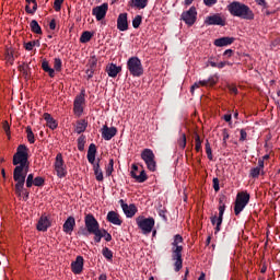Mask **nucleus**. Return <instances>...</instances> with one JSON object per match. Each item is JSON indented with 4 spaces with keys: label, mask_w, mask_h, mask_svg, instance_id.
I'll return each instance as SVG.
<instances>
[{
    "label": "nucleus",
    "mask_w": 280,
    "mask_h": 280,
    "mask_svg": "<svg viewBox=\"0 0 280 280\" xmlns=\"http://www.w3.org/2000/svg\"><path fill=\"white\" fill-rule=\"evenodd\" d=\"M30 149L27 145L20 144L13 155V180L15 182V194L23 200L27 201L30 198V191L25 189V178L30 172Z\"/></svg>",
    "instance_id": "f257e3e1"
},
{
    "label": "nucleus",
    "mask_w": 280,
    "mask_h": 280,
    "mask_svg": "<svg viewBox=\"0 0 280 280\" xmlns=\"http://www.w3.org/2000/svg\"><path fill=\"white\" fill-rule=\"evenodd\" d=\"M228 12L232 16H237L238 19H244L245 21H253L255 19V13L250 8L240 1H233L228 5Z\"/></svg>",
    "instance_id": "f03ea898"
},
{
    "label": "nucleus",
    "mask_w": 280,
    "mask_h": 280,
    "mask_svg": "<svg viewBox=\"0 0 280 280\" xmlns=\"http://www.w3.org/2000/svg\"><path fill=\"white\" fill-rule=\"evenodd\" d=\"M180 244H183V236L176 234L174 236V242L172 243V259L175 261V272H180V269L183 268V247Z\"/></svg>",
    "instance_id": "7ed1b4c3"
},
{
    "label": "nucleus",
    "mask_w": 280,
    "mask_h": 280,
    "mask_svg": "<svg viewBox=\"0 0 280 280\" xmlns=\"http://www.w3.org/2000/svg\"><path fill=\"white\" fill-rule=\"evenodd\" d=\"M84 224L85 229L81 232L84 237H89V235H94V237L100 236L98 234L102 229H100V222L93 214L89 213L85 215Z\"/></svg>",
    "instance_id": "20e7f679"
},
{
    "label": "nucleus",
    "mask_w": 280,
    "mask_h": 280,
    "mask_svg": "<svg viewBox=\"0 0 280 280\" xmlns=\"http://www.w3.org/2000/svg\"><path fill=\"white\" fill-rule=\"evenodd\" d=\"M127 69L133 78H141L143 74V63L139 57L133 56L127 60Z\"/></svg>",
    "instance_id": "39448f33"
},
{
    "label": "nucleus",
    "mask_w": 280,
    "mask_h": 280,
    "mask_svg": "<svg viewBox=\"0 0 280 280\" xmlns=\"http://www.w3.org/2000/svg\"><path fill=\"white\" fill-rule=\"evenodd\" d=\"M250 202V194L246 191H241L236 195V200L234 203V213L240 215L246 209V206Z\"/></svg>",
    "instance_id": "423d86ee"
},
{
    "label": "nucleus",
    "mask_w": 280,
    "mask_h": 280,
    "mask_svg": "<svg viewBox=\"0 0 280 280\" xmlns=\"http://www.w3.org/2000/svg\"><path fill=\"white\" fill-rule=\"evenodd\" d=\"M136 223L138 229L142 231L143 235H150L152 233V229H154V218H145V217H138L136 219Z\"/></svg>",
    "instance_id": "0eeeda50"
},
{
    "label": "nucleus",
    "mask_w": 280,
    "mask_h": 280,
    "mask_svg": "<svg viewBox=\"0 0 280 280\" xmlns=\"http://www.w3.org/2000/svg\"><path fill=\"white\" fill-rule=\"evenodd\" d=\"M141 159L150 172H156V160L152 149H144L141 152Z\"/></svg>",
    "instance_id": "6e6552de"
},
{
    "label": "nucleus",
    "mask_w": 280,
    "mask_h": 280,
    "mask_svg": "<svg viewBox=\"0 0 280 280\" xmlns=\"http://www.w3.org/2000/svg\"><path fill=\"white\" fill-rule=\"evenodd\" d=\"M198 19V10L196 7H190L188 11H184L180 15V21H184L188 27H191Z\"/></svg>",
    "instance_id": "1a4fd4ad"
},
{
    "label": "nucleus",
    "mask_w": 280,
    "mask_h": 280,
    "mask_svg": "<svg viewBox=\"0 0 280 280\" xmlns=\"http://www.w3.org/2000/svg\"><path fill=\"white\" fill-rule=\"evenodd\" d=\"M55 171L57 172L58 178H65L67 176V166L62 159V153H58L55 159Z\"/></svg>",
    "instance_id": "9d476101"
},
{
    "label": "nucleus",
    "mask_w": 280,
    "mask_h": 280,
    "mask_svg": "<svg viewBox=\"0 0 280 280\" xmlns=\"http://www.w3.org/2000/svg\"><path fill=\"white\" fill-rule=\"evenodd\" d=\"M205 25H220L221 27H224V25H226V20H224L220 13H215L206 18Z\"/></svg>",
    "instance_id": "9b49d317"
},
{
    "label": "nucleus",
    "mask_w": 280,
    "mask_h": 280,
    "mask_svg": "<svg viewBox=\"0 0 280 280\" xmlns=\"http://www.w3.org/2000/svg\"><path fill=\"white\" fill-rule=\"evenodd\" d=\"M226 210V206L220 205L219 206V217L214 215L211 218V222L213 226H215L214 233H220V226H222V220L224 218V211Z\"/></svg>",
    "instance_id": "f8f14e48"
},
{
    "label": "nucleus",
    "mask_w": 280,
    "mask_h": 280,
    "mask_svg": "<svg viewBox=\"0 0 280 280\" xmlns=\"http://www.w3.org/2000/svg\"><path fill=\"white\" fill-rule=\"evenodd\" d=\"M108 12V3H103L98 7H95L92 10L93 16H95L96 21H103V19H106V14Z\"/></svg>",
    "instance_id": "ddd939ff"
},
{
    "label": "nucleus",
    "mask_w": 280,
    "mask_h": 280,
    "mask_svg": "<svg viewBox=\"0 0 280 280\" xmlns=\"http://www.w3.org/2000/svg\"><path fill=\"white\" fill-rule=\"evenodd\" d=\"M119 205H120L126 218H135V215L137 214V206H135L132 203L128 206V203H126L124 201V199L119 200Z\"/></svg>",
    "instance_id": "4468645a"
},
{
    "label": "nucleus",
    "mask_w": 280,
    "mask_h": 280,
    "mask_svg": "<svg viewBox=\"0 0 280 280\" xmlns=\"http://www.w3.org/2000/svg\"><path fill=\"white\" fill-rule=\"evenodd\" d=\"M71 270L73 275H82V270H84V257L77 256L75 260L71 262Z\"/></svg>",
    "instance_id": "2eb2a0df"
},
{
    "label": "nucleus",
    "mask_w": 280,
    "mask_h": 280,
    "mask_svg": "<svg viewBox=\"0 0 280 280\" xmlns=\"http://www.w3.org/2000/svg\"><path fill=\"white\" fill-rule=\"evenodd\" d=\"M101 132L102 138L105 141H110V139H113V137L117 135V129L115 127H107L106 125H104L101 129Z\"/></svg>",
    "instance_id": "dca6fc26"
},
{
    "label": "nucleus",
    "mask_w": 280,
    "mask_h": 280,
    "mask_svg": "<svg viewBox=\"0 0 280 280\" xmlns=\"http://www.w3.org/2000/svg\"><path fill=\"white\" fill-rule=\"evenodd\" d=\"M117 30L127 32L128 30V13H120L117 19Z\"/></svg>",
    "instance_id": "f3484780"
},
{
    "label": "nucleus",
    "mask_w": 280,
    "mask_h": 280,
    "mask_svg": "<svg viewBox=\"0 0 280 280\" xmlns=\"http://www.w3.org/2000/svg\"><path fill=\"white\" fill-rule=\"evenodd\" d=\"M107 222H109L110 224H114L115 226H121V224L124 223L119 213L115 211H109L107 213Z\"/></svg>",
    "instance_id": "a211bd4d"
},
{
    "label": "nucleus",
    "mask_w": 280,
    "mask_h": 280,
    "mask_svg": "<svg viewBox=\"0 0 280 280\" xmlns=\"http://www.w3.org/2000/svg\"><path fill=\"white\" fill-rule=\"evenodd\" d=\"M63 233L71 235L73 233V229H75V218L69 217L63 223Z\"/></svg>",
    "instance_id": "6ab92c4d"
},
{
    "label": "nucleus",
    "mask_w": 280,
    "mask_h": 280,
    "mask_svg": "<svg viewBox=\"0 0 280 280\" xmlns=\"http://www.w3.org/2000/svg\"><path fill=\"white\" fill-rule=\"evenodd\" d=\"M235 43L234 37H221L214 40L215 47H229V45H233Z\"/></svg>",
    "instance_id": "aec40b11"
},
{
    "label": "nucleus",
    "mask_w": 280,
    "mask_h": 280,
    "mask_svg": "<svg viewBox=\"0 0 280 280\" xmlns=\"http://www.w3.org/2000/svg\"><path fill=\"white\" fill-rule=\"evenodd\" d=\"M102 237H104L105 242H112L113 240V235H110V233H108V231H106L105 229H102L98 232V236H94V242L96 244H100V242H102Z\"/></svg>",
    "instance_id": "412c9836"
},
{
    "label": "nucleus",
    "mask_w": 280,
    "mask_h": 280,
    "mask_svg": "<svg viewBox=\"0 0 280 280\" xmlns=\"http://www.w3.org/2000/svg\"><path fill=\"white\" fill-rule=\"evenodd\" d=\"M95 154H97V147L95 144L91 143L88 150V161L91 163V165H97L95 163Z\"/></svg>",
    "instance_id": "4be33fe9"
},
{
    "label": "nucleus",
    "mask_w": 280,
    "mask_h": 280,
    "mask_svg": "<svg viewBox=\"0 0 280 280\" xmlns=\"http://www.w3.org/2000/svg\"><path fill=\"white\" fill-rule=\"evenodd\" d=\"M82 104H84V97L77 96L74 100V108H73L75 115H82V113H84V108L82 107Z\"/></svg>",
    "instance_id": "5701e85b"
},
{
    "label": "nucleus",
    "mask_w": 280,
    "mask_h": 280,
    "mask_svg": "<svg viewBox=\"0 0 280 280\" xmlns=\"http://www.w3.org/2000/svg\"><path fill=\"white\" fill-rule=\"evenodd\" d=\"M51 226L49 219L47 217H40L37 223V231L45 232Z\"/></svg>",
    "instance_id": "b1692460"
},
{
    "label": "nucleus",
    "mask_w": 280,
    "mask_h": 280,
    "mask_svg": "<svg viewBox=\"0 0 280 280\" xmlns=\"http://www.w3.org/2000/svg\"><path fill=\"white\" fill-rule=\"evenodd\" d=\"M106 72L109 78H115L117 74H119L121 72V67H118L115 63H110L107 66Z\"/></svg>",
    "instance_id": "393cba45"
},
{
    "label": "nucleus",
    "mask_w": 280,
    "mask_h": 280,
    "mask_svg": "<svg viewBox=\"0 0 280 280\" xmlns=\"http://www.w3.org/2000/svg\"><path fill=\"white\" fill-rule=\"evenodd\" d=\"M44 119H45L48 128H50V130H56V128H58V122L56 121V119H54V117H51V114L45 113Z\"/></svg>",
    "instance_id": "a878e982"
},
{
    "label": "nucleus",
    "mask_w": 280,
    "mask_h": 280,
    "mask_svg": "<svg viewBox=\"0 0 280 280\" xmlns=\"http://www.w3.org/2000/svg\"><path fill=\"white\" fill-rule=\"evenodd\" d=\"M131 178H135L137 183H145L148 180V175L145 174V171H141L139 175L135 171L130 172Z\"/></svg>",
    "instance_id": "bb28decb"
},
{
    "label": "nucleus",
    "mask_w": 280,
    "mask_h": 280,
    "mask_svg": "<svg viewBox=\"0 0 280 280\" xmlns=\"http://www.w3.org/2000/svg\"><path fill=\"white\" fill-rule=\"evenodd\" d=\"M27 5L25 7V10L27 14H34L36 12L38 4L36 3V0H26Z\"/></svg>",
    "instance_id": "cd10ccee"
},
{
    "label": "nucleus",
    "mask_w": 280,
    "mask_h": 280,
    "mask_svg": "<svg viewBox=\"0 0 280 280\" xmlns=\"http://www.w3.org/2000/svg\"><path fill=\"white\" fill-rule=\"evenodd\" d=\"M131 8H137V10H145V8H148V0H131Z\"/></svg>",
    "instance_id": "c85d7f7f"
},
{
    "label": "nucleus",
    "mask_w": 280,
    "mask_h": 280,
    "mask_svg": "<svg viewBox=\"0 0 280 280\" xmlns=\"http://www.w3.org/2000/svg\"><path fill=\"white\" fill-rule=\"evenodd\" d=\"M93 171H94L96 180H98L100 183H102V180H104V173L102 172V168L100 167V162H97L96 164H94Z\"/></svg>",
    "instance_id": "c756f323"
},
{
    "label": "nucleus",
    "mask_w": 280,
    "mask_h": 280,
    "mask_svg": "<svg viewBox=\"0 0 280 280\" xmlns=\"http://www.w3.org/2000/svg\"><path fill=\"white\" fill-rule=\"evenodd\" d=\"M42 69L49 74L50 78H54L56 75V70L54 68L49 67V62L43 61Z\"/></svg>",
    "instance_id": "7c9ffc66"
},
{
    "label": "nucleus",
    "mask_w": 280,
    "mask_h": 280,
    "mask_svg": "<svg viewBox=\"0 0 280 280\" xmlns=\"http://www.w3.org/2000/svg\"><path fill=\"white\" fill-rule=\"evenodd\" d=\"M86 126H89V124L86 122V120H80L77 122V127H75V132L78 135H82V132H84V130H86Z\"/></svg>",
    "instance_id": "2f4dec72"
},
{
    "label": "nucleus",
    "mask_w": 280,
    "mask_h": 280,
    "mask_svg": "<svg viewBox=\"0 0 280 280\" xmlns=\"http://www.w3.org/2000/svg\"><path fill=\"white\" fill-rule=\"evenodd\" d=\"M31 30L34 34H43V28H40V25L38 24V21H36V20H32Z\"/></svg>",
    "instance_id": "473e14b6"
},
{
    "label": "nucleus",
    "mask_w": 280,
    "mask_h": 280,
    "mask_svg": "<svg viewBox=\"0 0 280 280\" xmlns=\"http://www.w3.org/2000/svg\"><path fill=\"white\" fill-rule=\"evenodd\" d=\"M34 47H40V40L37 39L33 42H27L24 44V48L26 49V51H32Z\"/></svg>",
    "instance_id": "72a5a7b5"
},
{
    "label": "nucleus",
    "mask_w": 280,
    "mask_h": 280,
    "mask_svg": "<svg viewBox=\"0 0 280 280\" xmlns=\"http://www.w3.org/2000/svg\"><path fill=\"white\" fill-rule=\"evenodd\" d=\"M93 38V33L85 31L80 37V43H89Z\"/></svg>",
    "instance_id": "f704fd0d"
},
{
    "label": "nucleus",
    "mask_w": 280,
    "mask_h": 280,
    "mask_svg": "<svg viewBox=\"0 0 280 280\" xmlns=\"http://www.w3.org/2000/svg\"><path fill=\"white\" fill-rule=\"evenodd\" d=\"M103 257L107 259V261H113V250H110L108 247H104L102 250Z\"/></svg>",
    "instance_id": "c9c22d12"
},
{
    "label": "nucleus",
    "mask_w": 280,
    "mask_h": 280,
    "mask_svg": "<svg viewBox=\"0 0 280 280\" xmlns=\"http://www.w3.org/2000/svg\"><path fill=\"white\" fill-rule=\"evenodd\" d=\"M114 167H115V161L110 159L108 165L106 166V171H105L106 176L113 175V172L115 171Z\"/></svg>",
    "instance_id": "e433bc0d"
},
{
    "label": "nucleus",
    "mask_w": 280,
    "mask_h": 280,
    "mask_svg": "<svg viewBox=\"0 0 280 280\" xmlns=\"http://www.w3.org/2000/svg\"><path fill=\"white\" fill-rule=\"evenodd\" d=\"M178 147L182 148V150H185L187 148V136L185 133H182L179 139L177 140Z\"/></svg>",
    "instance_id": "4c0bfd02"
},
{
    "label": "nucleus",
    "mask_w": 280,
    "mask_h": 280,
    "mask_svg": "<svg viewBox=\"0 0 280 280\" xmlns=\"http://www.w3.org/2000/svg\"><path fill=\"white\" fill-rule=\"evenodd\" d=\"M86 143V137L84 136H80L78 138V150L80 152H83L84 151V144Z\"/></svg>",
    "instance_id": "58836bf2"
},
{
    "label": "nucleus",
    "mask_w": 280,
    "mask_h": 280,
    "mask_svg": "<svg viewBox=\"0 0 280 280\" xmlns=\"http://www.w3.org/2000/svg\"><path fill=\"white\" fill-rule=\"evenodd\" d=\"M26 135L28 143H35L36 139L34 138V131H32V127H26Z\"/></svg>",
    "instance_id": "ea45409f"
},
{
    "label": "nucleus",
    "mask_w": 280,
    "mask_h": 280,
    "mask_svg": "<svg viewBox=\"0 0 280 280\" xmlns=\"http://www.w3.org/2000/svg\"><path fill=\"white\" fill-rule=\"evenodd\" d=\"M195 150L196 152H200L202 150V141L200 140V136L196 135L195 137Z\"/></svg>",
    "instance_id": "a19ab883"
},
{
    "label": "nucleus",
    "mask_w": 280,
    "mask_h": 280,
    "mask_svg": "<svg viewBox=\"0 0 280 280\" xmlns=\"http://www.w3.org/2000/svg\"><path fill=\"white\" fill-rule=\"evenodd\" d=\"M61 70H62V60L60 58H55L54 71H61Z\"/></svg>",
    "instance_id": "79ce46f5"
},
{
    "label": "nucleus",
    "mask_w": 280,
    "mask_h": 280,
    "mask_svg": "<svg viewBox=\"0 0 280 280\" xmlns=\"http://www.w3.org/2000/svg\"><path fill=\"white\" fill-rule=\"evenodd\" d=\"M206 153H207L209 161H213V153L211 151V144L209 143V141H207V143H206Z\"/></svg>",
    "instance_id": "37998d69"
},
{
    "label": "nucleus",
    "mask_w": 280,
    "mask_h": 280,
    "mask_svg": "<svg viewBox=\"0 0 280 280\" xmlns=\"http://www.w3.org/2000/svg\"><path fill=\"white\" fill-rule=\"evenodd\" d=\"M5 60L9 62V65H12L14 62V55L12 54V50L8 49L5 52Z\"/></svg>",
    "instance_id": "c03bdc74"
},
{
    "label": "nucleus",
    "mask_w": 280,
    "mask_h": 280,
    "mask_svg": "<svg viewBox=\"0 0 280 280\" xmlns=\"http://www.w3.org/2000/svg\"><path fill=\"white\" fill-rule=\"evenodd\" d=\"M62 3H65V0H55L54 2L55 12H60V10H62Z\"/></svg>",
    "instance_id": "a18cd8bd"
},
{
    "label": "nucleus",
    "mask_w": 280,
    "mask_h": 280,
    "mask_svg": "<svg viewBox=\"0 0 280 280\" xmlns=\"http://www.w3.org/2000/svg\"><path fill=\"white\" fill-rule=\"evenodd\" d=\"M141 21H142L141 15H137V16L132 20V27H135V30L139 28V26L141 25Z\"/></svg>",
    "instance_id": "49530a36"
},
{
    "label": "nucleus",
    "mask_w": 280,
    "mask_h": 280,
    "mask_svg": "<svg viewBox=\"0 0 280 280\" xmlns=\"http://www.w3.org/2000/svg\"><path fill=\"white\" fill-rule=\"evenodd\" d=\"M261 168H259V167H254V168H252L250 170V176H252V178H257L258 176H259V174H261Z\"/></svg>",
    "instance_id": "de8ad7c7"
},
{
    "label": "nucleus",
    "mask_w": 280,
    "mask_h": 280,
    "mask_svg": "<svg viewBox=\"0 0 280 280\" xmlns=\"http://www.w3.org/2000/svg\"><path fill=\"white\" fill-rule=\"evenodd\" d=\"M33 185L35 187H43V185H45V179H43V177H35Z\"/></svg>",
    "instance_id": "09e8293b"
},
{
    "label": "nucleus",
    "mask_w": 280,
    "mask_h": 280,
    "mask_svg": "<svg viewBox=\"0 0 280 280\" xmlns=\"http://www.w3.org/2000/svg\"><path fill=\"white\" fill-rule=\"evenodd\" d=\"M34 174H28L26 177V187H33L34 186Z\"/></svg>",
    "instance_id": "8fccbe9b"
},
{
    "label": "nucleus",
    "mask_w": 280,
    "mask_h": 280,
    "mask_svg": "<svg viewBox=\"0 0 280 280\" xmlns=\"http://www.w3.org/2000/svg\"><path fill=\"white\" fill-rule=\"evenodd\" d=\"M2 128L7 135V137H10V124L8 122V120H4L2 124Z\"/></svg>",
    "instance_id": "3c124183"
},
{
    "label": "nucleus",
    "mask_w": 280,
    "mask_h": 280,
    "mask_svg": "<svg viewBox=\"0 0 280 280\" xmlns=\"http://www.w3.org/2000/svg\"><path fill=\"white\" fill-rule=\"evenodd\" d=\"M203 3L207 5V8H213V5L218 3V0H203Z\"/></svg>",
    "instance_id": "603ef678"
},
{
    "label": "nucleus",
    "mask_w": 280,
    "mask_h": 280,
    "mask_svg": "<svg viewBox=\"0 0 280 280\" xmlns=\"http://www.w3.org/2000/svg\"><path fill=\"white\" fill-rule=\"evenodd\" d=\"M213 189L220 191V180L218 178H213Z\"/></svg>",
    "instance_id": "864d4df0"
},
{
    "label": "nucleus",
    "mask_w": 280,
    "mask_h": 280,
    "mask_svg": "<svg viewBox=\"0 0 280 280\" xmlns=\"http://www.w3.org/2000/svg\"><path fill=\"white\" fill-rule=\"evenodd\" d=\"M248 137V133H246L245 129H241V138L240 141H246V138Z\"/></svg>",
    "instance_id": "5fc2aeb1"
},
{
    "label": "nucleus",
    "mask_w": 280,
    "mask_h": 280,
    "mask_svg": "<svg viewBox=\"0 0 280 280\" xmlns=\"http://www.w3.org/2000/svg\"><path fill=\"white\" fill-rule=\"evenodd\" d=\"M196 89H200V83L199 82H196L191 85V88H190L191 95H194V92L196 91Z\"/></svg>",
    "instance_id": "6e6d98bb"
},
{
    "label": "nucleus",
    "mask_w": 280,
    "mask_h": 280,
    "mask_svg": "<svg viewBox=\"0 0 280 280\" xmlns=\"http://www.w3.org/2000/svg\"><path fill=\"white\" fill-rule=\"evenodd\" d=\"M218 82V79H215L214 77H210L208 79V84H210V86H213V84H215Z\"/></svg>",
    "instance_id": "4d7b16f0"
},
{
    "label": "nucleus",
    "mask_w": 280,
    "mask_h": 280,
    "mask_svg": "<svg viewBox=\"0 0 280 280\" xmlns=\"http://www.w3.org/2000/svg\"><path fill=\"white\" fill-rule=\"evenodd\" d=\"M223 56H226L228 58H231V56H233V50H232V49H226V50L223 52Z\"/></svg>",
    "instance_id": "13d9d810"
},
{
    "label": "nucleus",
    "mask_w": 280,
    "mask_h": 280,
    "mask_svg": "<svg viewBox=\"0 0 280 280\" xmlns=\"http://www.w3.org/2000/svg\"><path fill=\"white\" fill-rule=\"evenodd\" d=\"M225 65H229V62H226V61H221V62L217 63V68H218V69H224V66H225Z\"/></svg>",
    "instance_id": "bf43d9fd"
},
{
    "label": "nucleus",
    "mask_w": 280,
    "mask_h": 280,
    "mask_svg": "<svg viewBox=\"0 0 280 280\" xmlns=\"http://www.w3.org/2000/svg\"><path fill=\"white\" fill-rule=\"evenodd\" d=\"M256 167H259V170L264 171V160H258V165Z\"/></svg>",
    "instance_id": "052dcab7"
},
{
    "label": "nucleus",
    "mask_w": 280,
    "mask_h": 280,
    "mask_svg": "<svg viewBox=\"0 0 280 280\" xmlns=\"http://www.w3.org/2000/svg\"><path fill=\"white\" fill-rule=\"evenodd\" d=\"M49 28L50 30H56V20H51L49 23Z\"/></svg>",
    "instance_id": "680f3d73"
},
{
    "label": "nucleus",
    "mask_w": 280,
    "mask_h": 280,
    "mask_svg": "<svg viewBox=\"0 0 280 280\" xmlns=\"http://www.w3.org/2000/svg\"><path fill=\"white\" fill-rule=\"evenodd\" d=\"M90 65H92V67H95V65H97V58L92 57L90 60Z\"/></svg>",
    "instance_id": "e2e57ef3"
},
{
    "label": "nucleus",
    "mask_w": 280,
    "mask_h": 280,
    "mask_svg": "<svg viewBox=\"0 0 280 280\" xmlns=\"http://www.w3.org/2000/svg\"><path fill=\"white\" fill-rule=\"evenodd\" d=\"M223 119H224V121L230 122V121H231V119H232L231 114H226V115H224V116H223Z\"/></svg>",
    "instance_id": "0e129e2a"
},
{
    "label": "nucleus",
    "mask_w": 280,
    "mask_h": 280,
    "mask_svg": "<svg viewBox=\"0 0 280 280\" xmlns=\"http://www.w3.org/2000/svg\"><path fill=\"white\" fill-rule=\"evenodd\" d=\"M207 85H209V81L208 80L199 81V86H207Z\"/></svg>",
    "instance_id": "69168bd1"
},
{
    "label": "nucleus",
    "mask_w": 280,
    "mask_h": 280,
    "mask_svg": "<svg viewBox=\"0 0 280 280\" xmlns=\"http://www.w3.org/2000/svg\"><path fill=\"white\" fill-rule=\"evenodd\" d=\"M229 139V131L226 129L223 130V141H226Z\"/></svg>",
    "instance_id": "338daca9"
},
{
    "label": "nucleus",
    "mask_w": 280,
    "mask_h": 280,
    "mask_svg": "<svg viewBox=\"0 0 280 280\" xmlns=\"http://www.w3.org/2000/svg\"><path fill=\"white\" fill-rule=\"evenodd\" d=\"M108 279V277L106 276V273H102L100 277H98V280H106Z\"/></svg>",
    "instance_id": "774afa93"
}]
</instances>
